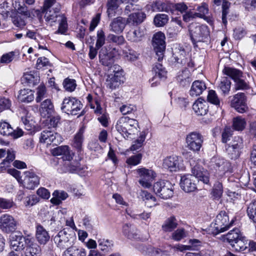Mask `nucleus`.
I'll return each mask as SVG.
<instances>
[{"mask_svg": "<svg viewBox=\"0 0 256 256\" xmlns=\"http://www.w3.org/2000/svg\"><path fill=\"white\" fill-rule=\"evenodd\" d=\"M138 122L128 116H122L117 121L116 128L124 138H132V136L137 132Z\"/></svg>", "mask_w": 256, "mask_h": 256, "instance_id": "obj_1", "label": "nucleus"}, {"mask_svg": "<svg viewBox=\"0 0 256 256\" xmlns=\"http://www.w3.org/2000/svg\"><path fill=\"white\" fill-rule=\"evenodd\" d=\"M44 18L46 24L52 26L58 22L59 26L58 30L55 34H64L67 30L68 24L66 18L63 14H61L58 12L47 10L45 11Z\"/></svg>", "mask_w": 256, "mask_h": 256, "instance_id": "obj_2", "label": "nucleus"}, {"mask_svg": "<svg viewBox=\"0 0 256 256\" xmlns=\"http://www.w3.org/2000/svg\"><path fill=\"white\" fill-rule=\"evenodd\" d=\"M191 39L194 44L197 42H204L210 36V31L206 26L196 23L191 24L189 26Z\"/></svg>", "mask_w": 256, "mask_h": 256, "instance_id": "obj_3", "label": "nucleus"}, {"mask_svg": "<svg viewBox=\"0 0 256 256\" xmlns=\"http://www.w3.org/2000/svg\"><path fill=\"white\" fill-rule=\"evenodd\" d=\"M82 108V104L76 98H65L62 104L60 109L62 111L68 114L76 115Z\"/></svg>", "mask_w": 256, "mask_h": 256, "instance_id": "obj_4", "label": "nucleus"}, {"mask_svg": "<svg viewBox=\"0 0 256 256\" xmlns=\"http://www.w3.org/2000/svg\"><path fill=\"white\" fill-rule=\"evenodd\" d=\"M153 190L157 196L164 200L171 198L174 194L173 186L168 181L161 180L154 183Z\"/></svg>", "mask_w": 256, "mask_h": 256, "instance_id": "obj_5", "label": "nucleus"}, {"mask_svg": "<svg viewBox=\"0 0 256 256\" xmlns=\"http://www.w3.org/2000/svg\"><path fill=\"white\" fill-rule=\"evenodd\" d=\"M204 140L203 136L199 132H190L186 136V147L193 152H198L202 148Z\"/></svg>", "mask_w": 256, "mask_h": 256, "instance_id": "obj_6", "label": "nucleus"}, {"mask_svg": "<svg viewBox=\"0 0 256 256\" xmlns=\"http://www.w3.org/2000/svg\"><path fill=\"white\" fill-rule=\"evenodd\" d=\"M244 146V140L240 136H234L226 148V152L231 159L238 158Z\"/></svg>", "mask_w": 256, "mask_h": 256, "instance_id": "obj_7", "label": "nucleus"}, {"mask_svg": "<svg viewBox=\"0 0 256 256\" xmlns=\"http://www.w3.org/2000/svg\"><path fill=\"white\" fill-rule=\"evenodd\" d=\"M165 36L164 33L160 32L155 34L152 38V45L154 50L158 56V60L160 62L164 57L166 49Z\"/></svg>", "mask_w": 256, "mask_h": 256, "instance_id": "obj_8", "label": "nucleus"}, {"mask_svg": "<svg viewBox=\"0 0 256 256\" xmlns=\"http://www.w3.org/2000/svg\"><path fill=\"white\" fill-rule=\"evenodd\" d=\"M24 176L22 184L24 188L33 190L40 184V177L34 170L24 172Z\"/></svg>", "mask_w": 256, "mask_h": 256, "instance_id": "obj_9", "label": "nucleus"}, {"mask_svg": "<svg viewBox=\"0 0 256 256\" xmlns=\"http://www.w3.org/2000/svg\"><path fill=\"white\" fill-rule=\"evenodd\" d=\"M30 238L29 236H24L20 233L14 234L10 236V247L13 250L22 251L25 248L27 242L29 241Z\"/></svg>", "mask_w": 256, "mask_h": 256, "instance_id": "obj_10", "label": "nucleus"}, {"mask_svg": "<svg viewBox=\"0 0 256 256\" xmlns=\"http://www.w3.org/2000/svg\"><path fill=\"white\" fill-rule=\"evenodd\" d=\"M17 222L12 216L4 214L0 217V230L4 233L9 234L16 228Z\"/></svg>", "mask_w": 256, "mask_h": 256, "instance_id": "obj_11", "label": "nucleus"}, {"mask_svg": "<svg viewBox=\"0 0 256 256\" xmlns=\"http://www.w3.org/2000/svg\"><path fill=\"white\" fill-rule=\"evenodd\" d=\"M138 172L140 178L139 180L140 184L144 188H150L156 177L154 172L152 170L141 168L138 170Z\"/></svg>", "mask_w": 256, "mask_h": 256, "instance_id": "obj_12", "label": "nucleus"}, {"mask_svg": "<svg viewBox=\"0 0 256 256\" xmlns=\"http://www.w3.org/2000/svg\"><path fill=\"white\" fill-rule=\"evenodd\" d=\"M163 167L170 172H177L182 168V160L180 157L172 156L164 159Z\"/></svg>", "mask_w": 256, "mask_h": 256, "instance_id": "obj_13", "label": "nucleus"}, {"mask_svg": "<svg viewBox=\"0 0 256 256\" xmlns=\"http://www.w3.org/2000/svg\"><path fill=\"white\" fill-rule=\"evenodd\" d=\"M230 106L234 108L240 113L246 112L248 107L246 104V98L243 92H239L235 94L230 102Z\"/></svg>", "mask_w": 256, "mask_h": 256, "instance_id": "obj_14", "label": "nucleus"}, {"mask_svg": "<svg viewBox=\"0 0 256 256\" xmlns=\"http://www.w3.org/2000/svg\"><path fill=\"white\" fill-rule=\"evenodd\" d=\"M68 234L65 230L60 231L55 236H53L54 244L60 249H64L72 245V242Z\"/></svg>", "mask_w": 256, "mask_h": 256, "instance_id": "obj_15", "label": "nucleus"}, {"mask_svg": "<svg viewBox=\"0 0 256 256\" xmlns=\"http://www.w3.org/2000/svg\"><path fill=\"white\" fill-rule=\"evenodd\" d=\"M211 165L216 170L220 172V175L222 176L230 170V164L222 158L215 156L211 159Z\"/></svg>", "mask_w": 256, "mask_h": 256, "instance_id": "obj_16", "label": "nucleus"}, {"mask_svg": "<svg viewBox=\"0 0 256 256\" xmlns=\"http://www.w3.org/2000/svg\"><path fill=\"white\" fill-rule=\"evenodd\" d=\"M228 216L225 212H221L216 216L215 220L216 228L220 232H224L226 230L231 226L234 222L232 220L228 223Z\"/></svg>", "mask_w": 256, "mask_h": 256, "instance_id": "obj_17", "label": "nucleus"}, {"mask_svg": "<svg viewBox=\"0 0 256 256\" xmlns=\"http://www.w3.org/2000/svg\"><path fill=\"white\" fill-rule=\"evenodd\" d=\"M196 180L192 175L186 174L181 177L180 186L182 190L186 192L194 191L196 189Z\"/></svg>", "mask_w": 256, "mask_h": 256, "instance_id": "obj_18", "label": "nucleus"}, {"mask_svg": "<svg viewBox=\"0 0 256 256\" xmlns=\"http://www.w3.org/2000/svg\"><path fill=\"white\" fill-rule=\"evenodd\" d=\"M192 176L194 179L202 182L204 184H208L209 182V174L207 170H204L199 164H196L192 168Z\"/></svg>", "mask_w": 256, "mask_h": 256, "instance_id": "obj_19", "label": "nucleus"}, {"mask_svg": "<svg viewBox=\"0 0 256 256\" xmlns=\"http://www.w3.org/2000/svg\"><path fill=\"white\" fill-rule=\"evenodd\" d=\"M192 176L194 179L202 182L204 184H208L209 182V174L207 170H204L199 164H196L192 168Z\"/></svg>", "mask_w": 256, "mask_h": 256, "instance_id": "obj_20", "label": "nucleus"}, {"mask_svg": "<svg viewBox=\"0 0 256 256\" xmlns=\"http://www.w3.org/2000/svg\"><path fill=\"white\" fill-rule=\"evenodd\" d=\"M123 234L130 240H138L140 239V232L132 224L126 223L122 228Z\"/></svg>", "mask_w": 256, "mask_h": 256, "instance_id": "obj_21", "label": "nucleus"}, {"mask_svg": "<svg viewBox=\"0 0 256 256\" xmlns=\"http://www.w3.org/2000/svg\"><path fill=\"white\" fill-rule=\"evenodd\" d=\"M123 71L118 70L111 78L108 76L106 80L107 86L112 90L116 89L123 82Z\"/></svg>", "mask_w": 256, "mask_h": 256, "instance_id": "obj_22", "label": "nucleus"}, {"mask_svg": "<svg viewBox=\"0 0 256 256\" xmlns=\"http://www.w3.org/2000/svg\"><path fill=\"white\" fill-rule=\"evenodd\" d=\"M35 237L41 245H45L50 239L48 232L40 224H37L36 226Z\"/></svg>", "mask_w": 256, "mask_h": 256, "instance_id": "obj_23", "label": "nucleus"}, {"mask_svg": "<svg viewBox=\"0 0 256 256\" xmlns=\"http://www.w3.org/2000/svg\"><path fill=\"white\" fill-rule=\"evenodd\" d=\"M114 54L106 48L101 49L99 53L100 62L104 66L111 67L114 62Z\"/></svg>", "mask_w": 256, "mask_h": 256, "instance_id": "obj_24", "label": "nucleus"}, {"mask_svg": "<svg viewBox=\"0 0 256 256\" xmlns=\"http://www.w3.org/2000/svg\"><path fill=\"white\" fill-rule=\"evenodd\" d=\"M27 243L25 248V256H40V248L38 244L35 242L34 238H30Z\"/></svg>", "mask_w": 256, "mask_h": 256, "instance_id": "obj_25", "label": "nucleus"}, {"mask_svg": "<svg viewBox=\"0 0 256 256\" xmlns=\"http://www.w3.org/2000/svg\"><path fill=\"white\" fill-rule=\"evenodd\" d=\"M146 14L142 11H138L130 14L126 19V24L130 26H138L146 19Z\"/></svg>", "mask_w": 256, "mask_h": 256, "instance_id": "obj_26", "label": "nucleus"}, {"mask_svg": "<svg viewBox=\"0 0 256 256\" xmlns=\"http://www.w3.org/2000/svg\"><path fill=\"white\" fill-rule=\"evenodd\" d=\"M126 20L120 16L117 17L112 20L110 24V30L116 33L122 32L126 25Z\"/></svg>", "mask_w": 256, "mask_h": 256, "instance_id": "obj_27", "label": "nucleus"}, {"mask_svg": "<svg viewBox=\"0 0 256 256\" xmlns=\"http://www.w3.org/2000/svg\"><path fill=\"white\" fill-rule=\"evenodd\" d=\"M138 249L142 254L148 256H162V251L150 245L142 244L138 246Z\"/></svg>", "mask_w": 256, "mask_h": 256, "instance_id": "obj_28", "label": "nucleus"}, {"mask_svg": "<svg viewBox=\"0 0 256 256\" xmlns=\"http://www.w3.org/2000/svg\"><path fill=\"white\" fill-rule=\"evenodd\" d=\"M153 71L155 74V76L151 79L152 86H154L156 85L154 84L158 83V79L164 78L166 74V72L162 64L160 63H157L155 64L153 68Z\"/></svg>", "mask_w": 256, "mask_h": 256, "instance_id": "obj_29", "label": "nucleus"}, {"mask_svg": "<svg viewBox=\"0 0 256 256\" xmlns=\"http://www.w3.org/2000/svg\"><path fill=\"white\" fill-rule=\"evenodd\" d=\"M126 0H107V14L109 18H112L116 15L118 8L120 6L126 2Z\"/></svg>", "mask_w": 256, "mask_h": 256, "instance_id": "obj_30", "label": "nucleus"}, {"mask_svg": "<svg viewBox=\"0 0 256 256\" xmlns=\"http://www.w3.org/2000/svg\"><path fill=\"white\" fill-rule=\"evenodd\" d=\"M144 36V32L142 28L138 27L134 30H130L126 34L128 41L132 42H139Z\"/></svg>", "mask_w": 256, "mask_h": 256, "instance_id": "obj_31", "label": "nucleus"}, {"mask_svg": "<svg viewBox=\"0 0 256 256\" xmlns=\"http://www.w3.org/2000/svg\"><path fill=\"white\" fill-rule=\"evenodd\" d=\"M192 109L198 116H204L208 111V104L204 100L198 99L193 104Z\"/></svg>", "mask_w": 256, "mask_h": 256, "instance_id": "obj_32", "label": "nucleus"}, {"mask_svg": "<svg viewBox=\"0 0 256 256\" xmlns=\"http://www.w3.org/2000/svg\"><path fill=\"white\" fill-rule=\"evenodd\" d=\"M84 128H81L74 135L72 142V146L75 148L78 152H80L82 150V144L84 140Z\"/></svg>", "mask_w": 256, "mask_h": 256, "instance_id": "obj_33", "label": "nucleus"}, {"mask_svg": "<svg viewBox=\"0 0 256 256\" xmlns=\"http://www.w3.org/2000/svg\"><path fill=\"white\" fill-rule=\"evenodd\" d=\"M206 88V84L204 82L195 80L192 85L190 94L192 96H197L201 94Z\"/></svg>", "mask_w": 256, "mask_h": 256, "instance_id": "obj_34", "label": "nucleus"}, {"mask_svg": "<svg viewBox=\"0 0 256 256\" xmlns=\"http://www.w3.org/2000/svg\"><path fill=\"white\" fill-rule=\"evenodd\" d=\"M54 110V106L50 99H46L41 103L40 112L42 116H48Z\"/></svg>", "mask_w": 256, "mask_h": 256, "instance_id": "obj_35", "label": "nucleus"}, {"mask_svg": "<svg viewBox=\"0 0 256 256\" xmlns=\"http://www.w3.org/2000/svg\"><path fill=\"white\" fill-rule=\"evenodd\" d=\"M52 154L55 156H62L63 158L66 160H70V147L68 146H58L52 150Z\"/></svg>", "mask_w": 256, "mask_h": 256, "instance_id": "obj_36", "label": "nucleus"}, {"mask_svg": "<svg viewBox=\"0 0 256 256\" xmlns=\"http://www.w3.org/2000/svg\"><path fill=\"white\" fill-rule=\"evenodd\" d=\"M86 251L83 248L75 246H70L64 250L62 256H86Z\"/></svg>", "mask_w": 256, "mask_h": 256, "instance_id": "obj_37", "label": "nucleus"}, {"mask_svg": "<svg viewBox=\"0 0 256 256\" xmlns=\"http://www.w3.org/2000/svg\"><path fill=\"white\" fill-rule=\"evenodd\" d=\"M18 98L22 102H30L34 99V92L28 89L21 90L19 92Z\"/></svg>", "mask_w": 256, "mask_h": 256, "instance_id": "obj_38", "label": "nucleus"}, {"mask_svg": "<svg viewBox=\"0 0 256 256\" xmlns=\"http://www.w3.org/2000/svg\"><path fill=\"white\" fill-rule=\"evenodd\" d=\"M190 72L188 69H184L179 72L177 76V80L182 86L189 84L190 82Z\"/></svg>", "mask_w": 256, "mask_h": 256, "instance_id": "obj_39", "label": "nucleus"}, {"mask_svg": "<svg viewBox=\"0 0 256 256\" xmlns=\"http://www.w3.org/2000/svg\"><path fill=\"white\" fill-rule=\"evenodd\" d=\"M64 167L66 172L71 173H77L82 170L80 162L76 160L70 162V160H68V162H65Z\"/></svg>", "mask_w": 256, "mask_h": 256, "instance_id": "obj_40", "label": "nucleus"}, {"mask_svg": "<svg viewBox=\"0 0 256 256\" xmlns=\"http://www.w3.org/2000/svg\"><path fill=\"white\" fill-rule=\"evenodd\" d=\"M242 236L240 230L238 228H234L230 231L226 236V239L232 245Z\"/></svg>", "mask_w": 256, "mask_h": 256, "instance_id": "obj_41", "label": "nucleus"}, {"mask_svg": "<svg viewBox=\"0 0 256 256\" xmlns=\"http://www.w3.org/2000/svg\"><path fill=\"white\" fill-rule=\"evenodd\" d=\"M98 242L100 250L104 252L111 250L114 246L113 241L108 239L100 238L98 239Z\"/></svg>", "mask_w": 256, "mask_h": 256, "instance_id": "obj_42", "label": "nucleus"}, {"mask_svg": "<svg viewBox=\"0 0 256 256\" xmlns=\"http://www.w3.org/2000/svg\"><path fill=\"white\" fill-rule=\"evenodd\" d=\"M222 73L231 78L235 81L239 77H242V73L241 71L234 68L225 67L222 70Z\"/></svg>", "mask_w": 256, "mask_h": 256, "instance_id": "obj_43", "label": "nucleus"}, {"mask_svg": "<svg viewBox=\"0 0 256 256\" xmlns=\"http://www.w3.org/2000/svg\"><path fill=\"white\" fill-rule=\"evenodd\" d=\"M177 221L174 216H171L166 219L162 226V230L165 232H172L176 228Z\"/></svg>", "mask_w": 256, "mask_h": 256, "instance_id": "obj_44", "label": "nucleus"}, {"mask_svg": "<svg viewBox=\"0 0 256 256\" xmlns=\"http://www.w3.org/2000/svg\"><path fill=\"white\" fill-rule=\"evenodd\" d=\"M246 120L242 116H236L232 120V128L234 130L237 131L243 130L246 126Z\"/></svg>", "mask_w": 256, "mask_h": 256, "instance_id": "obj_45", "label": "nucleus"}, {"mask_svg": "<svg viewBox=\"0 0 256 256\" xmlns=\"http://www.w3.org/2000/svg\"><path fill=\"white\" fill-rule=\"evenodd\" d=\"M231 82L227 77H223L221 78L218 84V88L222 92L224 95L228 94L230 89Z\"/></svg>", "mask_w": 256, "mask_h": 256, "instance_id": "obj_46", "label": "nucleus"}, {"mask_svg": "<svg viewBox=\"0 0 256 256\" xmlns=\"http://www.w3.org/2000/svg\"><path fill=\"white\" fill-rule=\"evenodd\" d=\"M143 200L146 205L148 208H152L157 205L156 200L154 196L146 191L142 192Z\"/></svg>", "mask_w": 256, "mask_h": 256, "instance_id": "obj_47", "label": "nucleus"}, {"mask_svg": "<svg viewBox=\"0 0 256 256\" xmlns=\"http://www.w3.org/2000/svg\"><path fill=\"white\" fill-rule=\"evenodd\" d=\"M14 132V129L10 124L4 121L0 122V134L3 136H8Z\"/></svg>", "mask_w": 256, "mask_h": 256, "instance_id": "obj_48", "label": "nucleus"}, {"mask_svg": "<svg viewBox=\"0 0 256 256\" xmlns=\"http://www.w3.org/2000/svg\"><path fill=\"white\" fill-rule=\"evenodd\" d=\"M168 20V17L166 14H158L154 18V24L158 27L164 26Z\"/></svg>", "mask_w": 256, "mask_h": 256, "instance_id": "obj_49", "label": "nucleus"}, {"mask_svg": "<svg viewBox=\"0 0 256 256\" xmlns=\"http://www.w3.org/2000/svg\"><path fill=\"white\" fill-rule=\"evenodd\" d=\"M223 194L222 184L219 182H216L212 190V194L216 199L220 198Z\"/></svg>", "mask_w": 256, "mask_h": 256, "instance_id": "obj_50", "label": "nucleus"}, {"mask_svg": "<svg viewBox=\"0 0 256 256\" xmlns=\"http://www.w3.org/2000/svg\"><path fill=\"white\" fill-rule=\"evenodd\" d=\"M207 100L210 103L216 106H220V101L216 92L214 90H210L207 96Z\"/></svg>", "mask_w": 256, "mask_h": 256, "instance_id": "obj_51", "label": "nucleus"}, {"mask_svg": "<svg viewBox=\"0 0 256 256\" xmlns=\"http://www.w3.org/2000/svg\"><path fill=\"white\" fill-rule=\"evenodd\" d=\"M39 201L38 197L34 194H32L24 198V204L26 207H30L36 204Z\"/></svg>", "mask_w": 256, "mask_h": 256, "instance_id": "obj_52", "label": "nucleus"}, {"mask_svg": "<svg viewBox=\"0 0 256 256\" xmlns=\"http://www.w3.org/2000/svg\"><path fill=\"white\" fill-rule=\"evenodd\" d=\"M47 96L48 95L46 86L44 85H40L37 88L36 96V102H40Z\"/></svg>", "mask_w": 256, "mask_h": 256, "instance_id": "obj_53", "label": "nucleus"}, {"mask_svg": "<svg viewBox=\"0 0 256 256\" xmlns=\"http://www.w3.org/2000/svg\"><path fill=\"white\" fill-rule=\"evenodd\" d=\"M231 246L238 252L244 251L247 248L246 244L245 243L244 237L243 236L242 237V238L238 239Z\"/></svg>", "mask_w": 256, "mask_h": 256, "instance_id": "obj_54", "label": "nucleus"}, {"mask_svg": "<svg viewBox=\"0 0 256 256\" xmlns=\"http://www.w3.org/2000/svg\"><path fill=\"white\" fill-rule=\"evenodd\" d=\"M106 36L103 30H100L97 32L96 34V47L99 49L105 44Z\"/></svg>", "mask_w": 256, "mask_h": 256, "instance_id": "obj_55", "label": "nucleus"}, {"mask_svg": "<svg viewBox=\"0 0 256 256\" xmlns=\"http://www.w3.org/2000/svg\"><path fill=\"white\" fill-rule=\"evenodd\" d=\"M242 77H239L238 79L235 80L234 88L236 90H246L250 88L249 84L245 80L241 78Z\"/></svg>", "mask_w": 256, "mask_h": 256, "instance_id": "obj_56", "label": "nucleus"}, {"mask_svg": "<svg viewBox=\"0 0 256 256\" xmlns=\"http://www.w3.org/2000/svg\"><path fill=\"white\" fill-rule=\"evenodd\" d=\"M196 10L198 12H194V14L197 16L198 18H204V16L208 12V5L206 3H202L200 6L198 7Z\"/></svg>", "mask_w": 256, "mask_h": 256, "instance_id": "obj_57", "label": "nucleus"}, {"mask_svg": "<svg viewBox=\"0 0 256 256\" xmlns=\"http://www.w3.org/2000/svg\"><path fill=\"white\" fill-rule=\"evenodd\" d=\"M146 138V133L144 132H140L138 139L135 140L130 147L132 150H136L140 148Z\"/></svg>", "mask_w": 256, "mask_h": 256, "instance_id": "obj_58", "label": "nucleus"}, {"mask_svg": "<svg viewBox=\"0 0 256 256\" xmlns=\"http://www.w3.org/2000/svg\"><path fill=\"white\" fill-rule=\"evenodd\" d=\"M64 89L68 92H73L76 87V80L68 78H66L63 82Z\"/></svg>", "mask_w": 256, "mask_h": 256, "instance_id": "obj_59", "label": "nucleus"}, {"mask_svg": "<svg viewBox=\"0 0 256 256\" xmlns=\"http://www.w3.org/2000/svg\"><path fill=\"white\" fill-rule=\"evenodd\" d=\"M126 212L129 215L130 217L134 219L137 220H146L150 218L151 216L150 212H144L142 214H136L132 213V212H129L128 210H126Z\"/></svg>", "mask_w": 256, "mask_h": 256, "instance_id": "obj_60", "label": "nucleus"}, {"mask_svg": "<svg viewBox=\"0 0 256 256\" xmlns=\"http://www.w3.org/2000/svg\"><path fill=\"white\" fill-rule=\"evenodd\" d=\"M14 158L15 154L14 152L11 151L10 150H8L6 158L0 164V168H2L5 166H8L10 162H12Z\"/></svg>", "mask_w": 256, "mask_h": 256, "instance_id": "obj_61", "label": "nucleus"}, {"mask_svg": "<svg viewBox=\"0 0 256 256\" xmlns=\"http://www.w3.org/2000/svg\"><path fill=\"white\" fill-rule=\"evenodd\" d=\"M53 131L44 130L41 132L40 136V142H44L47 144H50V137L52 134Z\"/></svg>", "mask_w": 256, "mask_h": 256, "instance_id": "obj_62", "label": "nucleus"}, {"mask_svg": "<svg viewBox=\"0 0 256 256\" xmlns=\"http://www.w3.org/2000/svg\"><path fill=\"white\" fill-rule=\"evenodd\" d=\"M108 40L110 42L118 44H122L125 42L124 37L122 36H116L114 34H109L108 36Z\"/></svg>", "mask_w": 256, "mask_h": 256, "instance_id": "obj_63", "label": "nucleus"}, {"mask_svg": "<svg viewBox=\"0 0 256 256\" xmlns=\"http://www.w3.org/2000/svg\"><path fill=\"white\" fill-rule=\"evenodd\" d=\"M48 126L51 128H56L60 122V117L58 115L48 116Z\"/></svg>", "mask_w": 256, "mask_h": 256, "instance_id": "obj_64", "label": "nucleus"}]
</instances>
